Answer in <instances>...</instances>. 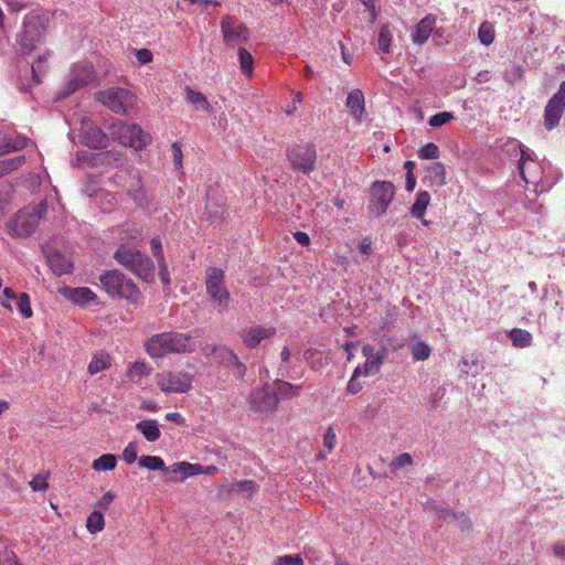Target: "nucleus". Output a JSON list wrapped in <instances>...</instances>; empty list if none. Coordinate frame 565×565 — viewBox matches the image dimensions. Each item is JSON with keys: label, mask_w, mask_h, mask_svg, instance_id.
I'll use <instances>...</instances> for the list:
<instances>
[{"label": "nucleus", "mask_w": 565, "mask_h": 565, "mask_svg": "<svg viewBox=\"0 0 565 565\" xmlns=\"http://www.w3.org/2000/svg\"><path fill=\"white\" fill-rule=\"evenodd\" d=\"M145 347L151 358H162L169 353H190L195 350V344L189 335L172 331L152 335Z\"/></svg>", "instance_id": "1"}, {"label": "nucleus", "mask_w": 565, "mask_h": 565, "mask_svg": "<svg viewBox=\"0 0 565 565\" xmlns=\"http://www.w3.org/2000/svg\"><path fill=\"white\" fill-rule=\"evenodd\" d=\"M49 26V14L33 10L25 14L22 30L18 35L19 44L24 53H30L44 40Z\"/></svg>", "instance_id": "2"}, {"label": "nucleus", "mask_w": 565, "mask_h": 565, "mask_svg": "<svg viewBox=\"0 0 565 565\" xmlns=\"http://www.w3.org/2000/svg\"><path fill=\"white\" fill-rule=\"evenodd\" d=\"M99 282L110 297L125 299L132 305H138L142 297L134 280L118 269L100 274Z\"/></svg>", "instance_id": "3"}, {"label": "nucleus", "mask_w": 565, "mask_h": 565, "mask_svg": "<svg viewBox=\"0 0 565 565\" xmlns=\"http://www.w3.org/2000/svg\"><path fill=\"white\" fill-rule=\"evenodd\" d=\"M115 259L143 280H152L154 265L152 260L140 250L127 245H120L114 255Z\"/></svg>", "instance_id": "4"}, {"label": "nucleus", "mask_w": 565, "mask_h": 565, "mask_svg": "<svg viewBox=\"0 0 565 565\" xmlns=\"http://www.w3.org/2000/svg\"><path fill=\"white\" fill-rule=\"evenodd\" d=\"M47 209L46 201H41L32 209L20 210L8 223V233L20 238L28 237L36 230L39 221Z\"/></svg>", "instance_id": "5"}, {"label": "nucleus", "mask_w": 565, "mask_h": 565, "mask_svg": "<svg viewBox=\"0 0 565 565\" xmlns=\"http://www.w3.org/2000/svg\"><path fill=\"white\" fill-rule=\"evenodd\" d=\"M505 147L510 156L519 157L518 169L522 179L529 184H539L542 180V168L533 158V152L529 148L524 149L516 140L508 141Z\"/></svg>", "instance_id": "6"}, {"label": "nucleus", "mask_w": 565, "mask_h": 565, "mask_svg": "<svg viewBox=\"0 0 565 565\" xmlns=\"http://www.w3.org/2000/svg\"><path fill=\"white\" fill-rule=\"evenodd\" d=\"M287 159L296 172L309 174L316 169L317 150L313 143H299L287 149Z\"/></svg>", "instance_id": "7"}, {"label": "nucleus", "mask_w": 565, "mask_h": 565, "mask_svg": "<svg viewBox=\"0 0 565 565\" xmlns=\"http://www.w3.org/2000/svg\"><path fill=\"white\" fill-rule=\"evenodd\" d=\"M96 75L90 63L74 64L64 85L58 92V98H65L77 89L95 82Z\"/></svg>", "instance_id": "8"}, {"label": "nucleus", "mask_w": 565, "mask_h": 565, "mask_svg": "<svg viewBox=\"0 0 565 565\" xmlns=\"http://www.w3.org/2000/svg\"><path fill=\"white\" fill-rule=\"evenodd\" d=\"M98 100L114 113L126 115L134 108L136 96L126 88L110 87L98 93Z\"/></svg>", "instance_id": "9"}, {"label": "nucleus", "mask_w": 565, "mask_h": 565, "mask_svg": "<svg viewBox=\"0 0 565 565\" xmlns=\"http://www.w3.org/2000/svg\"><path fill=\"white\" fill-rule=\"evenodd\" d=\"M206 291L211 299L221 308L228 309L231 295L225 286V274L222 269L210 267L206 270Z\"/></svg>", "instance_id": "10"}, {"label": "nucleus", "mask_w": 565, "mask_h": 565, "mask_svg": "<svg viewBox=\"0 0 565 565\" xmlns=\"http://www.w3.org/2000/svg\"><path fill=\"white\" fill-rule=\"evenodd\" d=\"M193 376L184 371H166L156 375V383L164 393H185L192 387Z\"/></svg>", "instance_id": "11"}, {"label": "nucleus", "mask_w": 565, "mask_h": 565, "mask_svg": "<svg viewBox=\"0 0 565 565\" xmlns=\"http://www.w3.org/2000/svg\"><path fill=\"white\" fill-rule=\"evenodd\" d=\"M395 195V186L388 181H376L371 189L369 210L375 216H382Z\"/></svg>", "instance_id": "12"}, {"label": "nucleus", "mask_w": 565, "mask_h": 565, "mask_svg": "<svg viewBox=\"0 0 565 565\" xmlns=\"http://www.w3.org/2000/svg\"><path fill=\"white\" fill-rule=\"evenodd\" d=\"M223 42L228 47L245 43L249 39L248 28L234 15H224L221 20Z\"/></svg>", "instance_id": "13"}, {"label": "nucleus", "mask_w": 565, "mask_h": 565, "mask_svg": "<svg viewBox=\"0 0 565 565\" xmlns=\"http://www.w3.org/2000/svg\"><path fill=\"white\" fill-rule=\"evenodd\" d=\"M565 110V81L561 83L558 90L551 97L545 106L544 125L551 130L555 128Z\"/></svg>", "instance_id": "14"}, {"label": "nucleus", "mask_w": 565, "mask_h": 565, "mask_svg": "<svg viewBox=\"0 0 565 565\" xmlns=\"http://www.w3.org/2000/svg\"><path fill=\"white\" fill-rule=\"evenodd\" d=\"M248 404L252 411L256 413H269L277 406V395L269 384L250 393Z\"/></svg>", "instance_id": "15"}, {"label": "nucleus", "mask_w": 565, "mask_h": 565, "mask_svg": "<svg viewBox=\"0 0 565 565\" xmlns=\"http://www.w3.org/2000/svg\"><path fill=\"white\" fill-rule=\"evenodd\" d=\"M211 352L214 353L215 361L228 367L236 379H244L247 367L232 349L227 347H212Z\"/></svg>", "instance_id": "16"}, {"label": "nucleus", "mask_w": 565, "mask_h": 565, "mask_svg": "<svg viewBox=\"0 0 565 565\" xmlns=\"http://www.w3.org/2000/svg\"><path fill=\"white\" fill-rule=\"evenodd\" d=\"M386 353V349L375 351L374 347L370 344L363 345L362 354L365 356V362L354 370V376H370L376 374L384 362Z\"/></svg>", "instance_id": "17"}, {"label": "nucleus", "mask_w": 565, "mask_h": 565, "mask_svg": "<svg viewBox=\"0 0 565 565\" xmlns=\"http://www.w3.org/2000/svg\"><path fill=\"white\" fill-rule=\"evenodd\" d=\"M118 135L122 145L129 146L136 150L145 148L151 141L150 135L135 124L121 125L118 128Z\"/></svg>", "instance_id": "18"}, {"label": "nucleus", "mask_w": 565, "mask_h": 565, "mask_svg": "<svg viewBox=\"0 0 565 565\" xmlns=\"http://www.w3.org/2000/svg\"><path fill=\"white\" fill-rule=\"evenodd\" d=\"M276 334L275 327H264L262 324H253L246 328H243L239 331V337L243 343L248 349L257 348L262 341L266 339H270Z\"/></svg>", "instance_id": "19"}, {"label": "nucleus", "mask_w": 565, "mask_h": 565, "mask_svg": "<svg viewBox=\"0 0 565 565\" xmlns=\"http://www.w3.org/2000/svg\"><path fill=\"white\" fill-rule=\"evenodd\" d=\"M202 472L203 466L181 461L168 467L166 476H169L173 482H181L189 477L201 475Z\"/></svg>", "instance_id": "20"}, {"label": "nucleus", "mask_w": 565, "mask_h": 565, "mask_svg": "<svg viewBox=\"0 0 565 565\" xmlns=\"http://www.w3.org/2000/svg\"><path fill=\"white\" fill-rule=\"evenodd\" d=\"M81 137L83 142L90 148H100L106 146L107 136L100 128L92 125L89 121L83 120Z\"/></svg>", "instance_id": "21"}, {"label": "nucleus", "mask_w": 565, "mask_h": 565, "mask_svg": "<svg viewBox=\"0 0 565 565\" xmlns=\"http://www.w3.org/2000/svg\"><path fill=\"white\" fill-rule=\"evenodd\" d=\"M61 295L73 303L84 306L97 299L96 294L87 287H63Z\"/></svg>", "instance_id": "22"}, {"label": "nucleus", "mask_w": 565, "mask_h": 565, "mask_svg": "<svg viewBox=\"0 0 565 565\" xmlns=\"http://www.w3.org/2000/svg\"><path fill=\"white\" fill-rule=\"evenodd\" d=\"M423 182L430 188H441L446 184V169L441 162H430L425 167Z\"/></svg>", "instance_id": "23"}, {"label": "nucleus", "mask_w": 565, "mask_h": 565, "mask_svg": "<svg viewBox=\"0 0 565 565\" xmlns=\"http://www.w3.org/2000/svg\"><path fill=\"white\" fill-rule=\"evenodd\" d=\"M345 106L356 121H361L365 113L364 94L360 89H353L348 94Z\"/></svg>", "instance_id": "24"}, {"label": "nucleus", "mask_w": 565, "mask_h": 565, "mask_svg": "<svg viewBox=\"0 0 565 565\" xmlns=\"http://www.w3.org/2000/svg\"><path fill=\"white\" fill-rule=\"evenodd\" d=\"M436 23V17L427 14L416 25V30L413 34V42L418 45H423L430 36Z\"/></svg>", "instance_id": "25"}, {"label": "nucleus", "mask_w": 565, "mask_h": 565, "mask_svg": "<svg viewBox=\"0 0 565 565\" xmlns=\"http://www.w3.org/2000/svg\"><path fill=\"white\" fill-rule=\"evenodd\" d=\"M258 491V486L253 480H241L236 482H231L223 484L220 489L221 493H246L252 495Z\"/></svg>", "instance_id": "26"}, {"label": "nucleus", "mask_w": 565, "mask_h": 565, "mask_svg": "<svg viewBox=\"0 0 565 565\" xmlns=\"http://www.w3.org/2000/svg\"><path fill=\"white\" fill-rule=\"evenodd\" d=\"M47 263L53 273L57 276L68 274L73 268V264L70 262V259L61 253L51 254L47 257Z\"/></svg>", "instance_id": "27"}, {"label": "nucleus", "mask_w": 565, "mask_h": 565, "mask_svg": "<svg viewBox=\"0 0 565 565\" xmlns=\"http://www.w3.org/2000/svg\"><path fill=\"white\" fill-rule=\"evenodd\" d=\"M136 428L143 435V437L148 441L151 443L157 441L161 436L158 423L154 419L141 420L136 424Z\"/></svg>", "instance_id": "28"}, {"label": "nucleus", "mask_w": 565, "mask_h": 565, "mask_svg": "<svg viewBox=\"0 0 565 565\" xmlns=\"http://www.w3.org/2000/svg\"><path fill=\"white\" fill-rule=\"evenodd\" d=\"M271 387L274 388V392L277 395V403H279L281 398H290L294 396H298L301 390V386H295L284 381L275 382L274 385H271Z\"/></svg>", "instance_id": "29"}, {"label": "nucleus", "mask_w": 565, "mask_h": 565, "mask_svg": "<svg viewBox=\"0 0 565 565\" xmlns=\"http://www.w3.org/2000/svg\"><path fill=\"white\" fill-rule=\"evenodd\" d=\"M150 374V367L146 362L136 361L130 363L127 369V377L134 383H139L143 377Z\"/></svg>", "instance_id": "30"}, {"label": "nucleus", "mask_w": 565, "mask_h": 565, "mask_svg": "<svg viewBox=\"0 0 565 565\" xmlns=\"http://www.w3.org/2000/svg\"><path fill=\"white\" fill-rule=\"evenodd\" d=\"M430 202V194L427 191H419L411 207V214L416 218H423Z\"/></svg>", "instance_id": "31"}, {"label": "nucleus", "mask_w": 565, "mask_h": 565, "mask_svg": "<svg viewBox=\"0 0 565 565\" xmlns=\"http://www.w3.org/2000/svg\"><path fill=\"white\" fill-rule=\"evenodd\" d=\"M138 465L139 467L148 469L150 471H162L163 475H166V471L168 469L163 459L159 456H141L138 459Z\"/></svg>", "instance_id": "32"}, {"label": "nucleus", "mask_w": 565, "mask_h": 565, "mask_svg": "<svg viewBox=\"0 0 565 565\" xmlns=\"http://www.w3.org/2000/svg\"><path fill=\"white\" fill-rule=\"evenodd\" d=\"M185 92L186 100L191 103L195 109H203L207 113L211 111V104L202 93L196 92L190 87H186Z\"/></svg>", "instance_id": "33"}, {"label": "nucleus", "mask_w": 565, "mask_h": 565, "mask_svg": "<svg viewBox=\"0 0 565 565\" xmlns=\"http://www.w3.org/2000/svg\"><path fill=\"white\" fill-rule=\"evenodd\" d=\"M393 39L392 26L388 23H385L381 26L380 33L377 36V45L380 52L383 54H388L391 52V42Z\"/></svg>", "instance_id": "34"}, {"label": "nucleus", "mask_w": 565, "mask_h": 565, "mask_svg": "<svg viewBox=\"0 0 565 565\" xmlns=\"http://www.w3.org/2000/svg\"><path fill=\"white\" fill-rule=\"evenodd\" d=\"M238 62L243 74L250 78L254 74V58L245 47H238Z\"/></svg>", "instance_id": "35"}, {"label": "nucleus", "mask_w": 565, "mask_h": 565, "mask_svg": "<svg viewBox=\"0 0 565 565\" xmlns=\"http://www.w3.org/2000/svg\"><path fill=\"white\" fill-rule=\"evenodd\" d=\"M25 163L24 156L0 160V178L17 171Z\"/></svg>", "instance_id": "36"}, {"label": "nucleus", "mask_w": 565, "mask_h": 565, "mask_svg": "<svg viewBox=\"0 0 565 565\" xmlns=\"http://www.w3.org/2000/svg\"><path fill=\"white\" fill-rule=\"evenodd\" d=\"M117 457L113 454H104L92 463L95 471H110L116 468Z\"/></svg>", "instance_id": "37"}, {"label": "nucleus", "mask_w": 565, "mask_h": 565, "mask_svg": "<svg viewBox=\"0 0 565 565\" xmlns=\"http://www.w3.org/2000/svg\"><path fill=\"white\" fill-rule=\"evenodd\" d=\"M414 361H426L431 354V348L424 341H415L409 344Z\"/></svg>", "instance_id": "38"}, {"label": "nucleus", "mask_w": 565, "mask_h": 565, "mask_svg": "<svg viewBox=\"0 0 565 565\" xmlns=\"http://www.w3.org/2000/svg\"><path fill=\"white\" fill-rule=\"evenodd\" d=\"M110 367V356L106 353L95 354L88 364V372L90 374H97L104 370Z\"/></svg>", "instance_id": "39"}, {"label": "nucleus", "mask_w": 565, "mask_h": 565, "mask_svg": "<svg viewBox=\"0 0 565 565\" xmlns=\"http://www.w3.org/2000/svg\"><path fill=\"white\" fill-rule=\"evenodd\" d=\"M86 527L89 533L96 534L104 530L105 519L100 511H93L86 521Z\"/></svg>", "instance_id": "40"}, {"label": "nucleus", "mask_w": 565, "mask_h": 565, "mask_svg": "<svg viewBox=\"0 0 565 565\" xmlns=\"http://www.w3.org/2000/svg\"><path fill=\"white\" fill-rule=\"evenodd\" d=\"M97 160L103 164L118 167L124 163V154L121 151L109 150V151L100 152L98 154Z\"/></svg>", "instance_id": "41"}, {"label": "nucleus", "mask_w": 565, "mask_h": 565, "mask_svg": "<svg viewBox=\"0 0 565 565\" xmlns=\"http://www.w3.org/2000/svg\"><path fill=\"white\" fill-rule=\"evenodd\" d=\"M510 339H511L513 345L519 347V348H526V347L531 345L532 334L526 330L513 329L510 332Z\"/></svg>", "instance_id": "42"}, {"label": "nucleus", "mask_w": 565, "mask_h": 565, "mask_svg": "<svg viewBox=\"0 0 565 565\" xmlns=\"http://www.w3.org/2000/svg\"><path fill=\"white\" fill-rule=\"evenodd\" d=\"M49 53L39 56V58L32 64V76L34 82L38 84L41 82V76L45 74L47 70Z\"/></svg>", "instance_id": "43"}, {"label": "nucleus", "mask_w": 565, "mask_h": 565, "mask_svg": "<svg viewBox=\"0 0 565 565\" xmlns=\"http://www.w3.org/2000/svg\"><path fill=\"white\" fill-rule=\"evenodd\" d=\"M478 38L484 45H490L494 40V29L489 22H482L478 30Z\"/></svg>", "instance_id": "44"}, {"label": "nucleus", "mask_w": 565, "mask_h": 565, "mask_svg": "<svg viewBox=\"0 0 565 565\" xmlns=\"http://www.w3.org/2000/svg\"><path fill=\"white\" fill-rule=\"evenodd\" d=\"M128 193L134 198L138 204H142L147 200L146 191L140 184V179L137 178L131 185L128 186Z\"/></svg>", "instance_id": "45"}, {"label": "nucleus", "mask_w": 565, "mask_h": 565, "mask_svg": "<svg viewBox=\"0 0 565 565\" xmlns=\"http://www.w3.org/2000/svg\"><path fill=\"white\" fill-rule=\"evenodd\" d=\"M413 465V458L408 452L398 455L390 465L391 471H397L398 469Z\"/></svg>", "instance_id": "46"}, {"label": "nucleus", "mask_w": 565, "mask_h": 565, "mask_svg": "<svg viewBox=\"0 0 565 565\" xmlns=\"http://www.w3.org/2000/svg\"><path fill=\"white\" fill-rule=\"evenodd\" d=\"M18 310L20 311L23 318H30L32 316V309L30 305V297L28 294L22 292L18 297Z\"/></svg>", "instance_id": "47"}, {"label": "nucleus", "mask_w": 565, "mask_h": 565, "mask_svg": "<svg viewBox=\"0 0 565 565\" xmlns=\"http://www.w3.org/2000/svg\"><path fill=\"white\" fill-rule=\"evenodd\" d=\"M451 518L457 521L461 531L467 533L472 531V522L466 512H452Z\"/></svg>", "instance_id": "48"}, {"label": "nucleus", "mask_w": 565, "mask_h": 565, "mask_svg": "<svg viewBox=\"0 0 565 565\" xmlns=\"http://www.w3.org/2000/svg\"><path fill=\"white\" fill-rule=\"evenodd\" d=\"M425 510L435 512L439 518L451 516L454 512L444 504H439L433 500L425 503Z\"/></svg>", "instance_id": "49"}, {"label": "nucleus", "mask_w": 565, "mask_h": 565, "mask_svg": "<svg viewBox=\"0 0 565 565\" xmlns=\"http://www.w3.org/2000/svg\"><path fill=\"white\" fill-rule=\"evenodd\" d=\"M439 148L434 142L426 143L418 151V157L422 159H437L439 157Z\"/></svg>", "instance_id": "50"}, {"label": "nucleus", "mask_w": 565, "mask_h": 565, "mask_svg": "<svg viewBox=\"0 0 565 565\" xmlns=\"http://www.w3.org/2000/svg\"><path fill=\"white\" fill-rule=\"evenodd\" d=\"M455 118L454 114L450 111H441L429 118V126L431 127H440L445 124H448Z\"/></svg>", "instance_id": "51"}, {"label": "nucleus", "mask_w": 565, "mask_h": 565, "mask_svg": "<svg viewBox=\"0 0 565 565\" xmlns=\"http://www.w3.org/2000/svg\"><path fill=\"white\" fill-rule=\"evenodd\" d=\"M273 565H303V559L300 554H289L278 556Z\"/></svg>", "instance_id": "52"}, {"label": "nucleus", "mask_w": 565, "mask_h": 565, "mask_svg": "<svg viewBox=\"0 0 565 565\" xmlns=\"http://www.w3.org/2000/svg\"><path fill=\"white\" fill-rule=\"evenodd\" d=\"M524 68L521 65H511L504 72V78L507 82L513 84L523 77Z\"/></svg>", "instance_id": "53"}, {"label": "nucleus", "mask_w": 565, "mask_h": 565, "mask_svg": "<svg viewBox=\"0 0 565 565\" xmlns=\"http://www.w3.org/2000/svg\"><path fill=\"white\" fill-rule=\"evenodd\" d=\"M122 459L128 463H132L136 460H138V447L135 441L129 443L124 451H122Z\"/></svg>", "instance_id": "54"}, {"label": "nucleus", "mask_w": 565, "mask_h": 565, "mask_svg": "<svg viewBox=\"0 0 565 565\" xmlns=\"http://www.w3.org/2000/svg\"><path fill=\"white\" fill-rule=\"evenodd\" d=\"M150 249L152 252V255L156 257L157 262H166L163 250H162V244L161 239L159 237H153L150 242Z\"/></svg>", "instance_id": "55"}, {"label": "nucleus", "mask_w": 565, "mask_h": 565, "mask_svg": "<svg viewBox=\"0 0 565 565\" xmlns=\"http://www.w3.org/2000/svg\"><path fill=\"white\" fill-rule=\"evenodd\" d=\"M30 487L33 491H45L49 488L46 476L36 475L30 481Z\"/></svg>", "instance_id": "56"}, {"label": "nucleus", "mask_w": 565, "mask_h": 565, "mask_svg": "<svg viewBox=\"0 0 565 565\" xmlns=\"http://www.w3.org/2000/svg\"><path fill=\"white\" fill-rule=\"evenodd\" d=\"M7 142L13 151L22 150L28 145V138L23 136H15L12 138H6Z\"/></svg>", "instance_id": "57"}, {"label": "nucleus", "mask_w": 565, "mask_h": 565, "mask_svg": "<svg viewBox=\"0 0 565 565\" xmlns=\"http://www.w3.org/2000/svg\"><path fill=\"white\" fill-rule=\"evenodd\" d=\"M335 439H337V436H335L334 430L332 429V427H329L327 429L326 434L323 435V445L328 449L329 452L334 448Z\"/></svg>", "instance_id": "58"}, {"label": "nucleus", "mask_w": 565, "mask_h": 565, "mask_svg": "<svg viewBox=\"0 0 565 565\" xmlns=\"http://www.w3.org/2000/svg\"><path fill=\"white\" fill-rule=\"evenodd\" d=\"M552 553L556 558L565 561V540L554 542L552 544Z\"/></svg>", "instance_id": "59"}, {"label": "nucleus", "mask_w": 565, "mask_h": 565, "mask_svg": "<svg viewBox=\"0 0 565 565\" xmlns=\"http://www.w3.org/2000/svg\"><path fill=\"white\" fill-rule=\"evenodd\" d=\"M136 57L140 64H149L152 62V52L148 49L136 50Z\"/></svg>", "instance_id": "60"}, {"label": "nucleus", "mask_w": 565, "mask_h": 565, "mask_svg": "<svg viewBox=\"0 0 565 565\" xmlns=\"http://www.w3.org/2000/svg\"><path fill=\"white\" fill-rule=\"evenodd\" d=\"M7 4L9 12L17 13L26 8V3L19 0H1Z\"/></svg>", "instance_id": "61"}, {"label": "nucleus", "mask_w": 565, "mask_h": 565, "mask_svg": "<svg viewBox=\"0 0 565 565\" xmlns=\"http://www.w3.org/2000/svg\"><path fill=\"white\" fill-rule=\"evenodd\" d=\"M174 166L180 169L182 167V149L179 142H174L171 146Z\"/></svg>", "instance_id": "62"}, {"label": "nucleus", "mask_w": 565, "mask_h": 565, "mask_svg": "<svg viewBox=\"0 0 565 565\" xmlns=\"http://www.w3.org/2000/svg\"><path fill=\"white\" fill-rule=\"evenodd\" d=\"M158 267H159V276H160V280L162 281L163 285H170V274H169V270H168V264L167 262H160L158 263Z\"/></svg>", "instance_id": "63"}, {"label": "nucleus", "mask_w": 565, "mask_h": 565, "mask_svg": "<svg viewBox=\"0 0 565 565\" xmlns=\"http://www.w3.org/2000/svg\"><path fill=\"white\" fill-rule=\"evenodd\" d=\"M115 499V493L113 491H107L98 501V507L103 510H107L111 502Z\"/></svg>", "instance_id": "64"}]
</instances>
